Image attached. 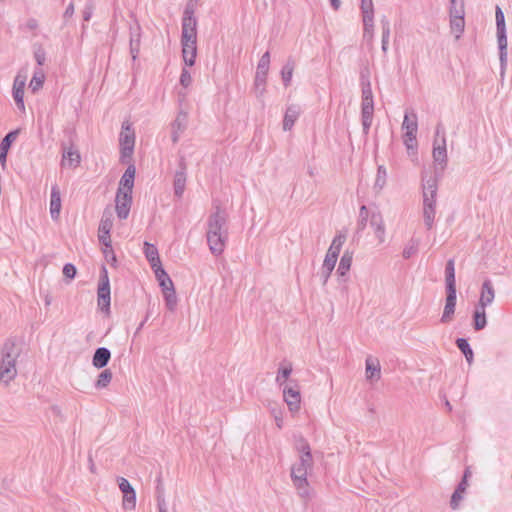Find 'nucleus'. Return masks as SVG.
Masks as SVG:
<instances>
[{"label":"nucleus","mask_w":512,"mask_h":512,"mask_svg":"<svg viewBox=\"0 0 512 512\" xmlns=\"http://www.w3.org/2000/svg\"><path fill=\"white\" fill-rule=\"evenodd\" d=\"M111 359V352L106 347H99L92 357V365L97 369L106 367Z\"/></svg>","instance_id":"nucleus-18"},{"label":"nucleus","mask_w":512,"mask_h":512,"mask_svg":"<svg viewBox=\"0 0 512 512\" xmlns=\"http://www.w3.org/2000/svg\"><path fill=\"white\" fill-rule=\"evenodd\" d=\"M162 489L160 488V485L157 486V493H158V496H157V501H158V508H159V512H167V509L165 507V501L164 499L162 498L161 494H162Z\"/></svg>","instance_id":"nucleus-61"},{"label":"nucleus","mask_w":512,"mask_h":512,"mask_svg":"<svg viewBox=\"0 0 512 512\" xmlns=\"http://www.w3.org/2000/svg\"><path fill=\"white\" fill-rule=\"evenodd\" d=\"M132 205V193L117 190L115 197V210L120 220L128 218Z\"/></svg>","instance_id":"nucleus-11"},{"label":"nucleus","mask_w":512,"mask_h":512,"mask_svg":"<svg viewBox=\"0 0 512 512\" xmlns=\"http://www.w3.org/2000/svg\"><path fill=\"white\" fill-rule=\"evenodd\" d=\"M292 372V366L289 364L285 367H280L278 369V373L276 376V382L279 384V386H282L289 378L290 374Z\"/></svg>","instance_id":"nucleus-43"},{"label":"nucleus","mask_w":512,"mask_h":512,"mask_svg":"<svg viewBox=\"0 0 512 512\" xmlns=\"http://www.w3.org/2000/svg\"><path fill=\"white\" fill-rule=\"evenodd\" d=\"M13 98L16 103V106L19 110L25 111V105H24V90H21L19 88L14 89L13 88Z\"/></svg>","instance_id":"nucleus-47"},{"label":"nucleus","mask_w":512,"mask_h":512,"mask_svg":"<svg viewBox=\"0 0 512 512\" xmlns=\"http://www.w3.org/2000/svg\"><path fill=\"white\" fill-rule=\"evenodd\" d=\"M112 377H113V374L110 369L103 370L99 374L98 379L95 382V387L97 389H102V388L107 387L110 384Z\"/></svg>","instance_id":"nucleus-38"},{"label":"nucleus","mask_w":512,"mask_h":512,"mask_svg":"<svg viewBox=\"0 0 512 512\" xmlns=\"http://www.w3.org/2000/svg\"><path fill=\"white\" fill-rule=\"evenodd\" d=\"M449 16L465 14L464 0H449Z\"/></svg>","instance_id":"nucleus-44"},{"label":"nucleus","mask_w":512,"mask_h":512,"mask_svg":"<svg viewBox=\"0 0 512 512\" xmlns=\"http://www.w3.org/2000/svg\"><path fill=\"white\" fill-rule=\"evenodd\" d=\"M119 141L121 146L120 161L124 164L129 163L131 161L135 145V133L131 128L130 123L124 122L122 124Z\"/></svg>","instance_id":"nucleus-6"},{"label":"nucleus","mask_w":512,"mask_h":512,"mask_svg":"<svg viewBox=\"0 0 512 512\" xmlns=\"http://www.w3.org/2000/svg\"><path fill=\"white\" fill-rule=\"evenodd\" d=\"M77 274V269L72 263H66L63 267V275L68 280H73Z\"/></svg>","instance_id":"nucleus-54"},{"label":"nucleus","mask_w":512,"mask_h":512,"mask_svg":"<svg viewBox=\"0 0 512 512\" xmlns=\"http://www.w3.org/2000/svg\"><path fill=\"white\" fill-rule=\"evenodd\" d=\"M352 259H353V252L346 250L340 259V262H339V265H338V268L336 271L337 275L340 278H343L347 275L348 271L351 268Z\"/></svg>","instance_id":"nucleus-26"},{"label":"nucleus","mask_w":512,"mask_h":512,"mask_svg":"<svg viewBox=\"0 0 512 512\" xmlns=\"http://www.w3.org/2000/svg\"><path fill=\"white\" fill-rule=\"evenodd\" d=\"M450 286H456L454 259H449L445 266V287Z\"/></svg>","instance_id":"nucleus-34"},{"label":"nucleus","mask_w":512,"mask_h":512,"mask_svg":"<svg viewBox=\"0 0 512 512\" xmlns=\"http://www.w3.org/2000/svg\"><path fill=\"white\" fill-rule=\"evenodd\" d=\"M35 60L38 65L42 66L45 62V52L43 49H38L34 53Z\"/></svg>","instance_id":"nucleus-63"},{"label":"nucleus","mask_w":512,"mask_h":512,"mask_svg":"<svg viewBox=\"0 0 512 512\" xmlns=\"http://www.w3.org/2000/svg\"><path fill=\"white\" fill-rule=\"evenodd\" d=\"M197 42V29L189 28L187 29V35L184 37V30L181 31V42Z\"/></svg>","instance_id":"nucleus-52"},{"label":"nucleus","mask_w":512,"mask_h":512,"mask_svg":"<svg viewBox=\"0 0 512 512\" xmlns=\"http://www.w3.org/2000/svg\"><path fill=\"white\" fill-rule=\"evenodd\" d=\"M119 489L123 494V508L134 509L136 505V492L130 482L124 478H118Z\"/></svg>","instance_id":"nucleus-12"},{"label":"nucleus","mask_w":512,"mask_h":512,"mask_svg":"<svg viewBox=\"0 0 512 512\" xmlns=\"http://www.w3.org/2000/svg\"><path fill=\"white\" fill-rule=\"evenodd\" d=\"M199 3L197 2H193V0H189L185 6V9H184V12H183V17H186V16H191V17H195L194 14H195V11L198 7Z\"/></svg>","instance_id":"nucleus-55"},{"label":"nucleus","mask_w":512,"mask_h":512,"mask_svg":"<svg viewBox=\"0 0 512 512\" xmlns=\"http://www.w3.org/2000/svg\"><path fill=\"white\" fill-rule=\"evenodd\" d=\"M165 304L168 310L174 311L177 306V295L175 289L163 293Z\"/></svg>","instance_id":"nucleus-42"},{"label":"nucleus","mask_w":512,"mask_h":512,"mask_svg":"<svg viewBox=\"0 0 512 512\" xmlns=\"http://www.w3.org/2000/svg\"><path fill=\"white\" fill-rule=\"evenodd\" d=\"M154 273H155V276H156L159 284H162L165 281H168L169 279H171L163 267H159L158 269H156V272H154Z\"/></svg>","instance_id":"nucleus-59"},{"label":"nucleus","mask_w":512,"mask_h":512,"mask_svg":"<svg viewBox=\"0 0 512 512\" xmlns=\"http://www.w3.org/2000/svg\"><path fill=\"white\" fill-rule=\"evenodd\" d=\"M363 18V30L364 37H369V40L373 38L374 29V8L372 0H361L360 6Z\"/></svg>","instance_id":"nucleus-10"},{"label":"nucleus","mask_w":512,"mask_h":512,"mask_svg":"<svg viewBox=\"0 0 512 512\" xmlns=\"http://www.w3.org/2000/svg\"><path fill=\"white\" fill-rule=\"evenodd\" d=\"M187 114L180 112L176 119L172 123V141L177 143L179 140V133L184 131L186 128Z\"/></svg>","instance_id":"nucleus-24"},{"label":"nucleus","mask_w":512,"mask_h":512,"mask_svg":"<svg viewBox=\"0 0 512 512\" xmlns=\"http://www.w3.org/2000/svg\"><path fill=\"white\" fill-rule=\"evenodd\" d=\"M197 42H181L182 56L187 66H193L197 55Z\"/></svg>","instance_id":"nucleus-20"},{"label":"nucleus","mask_w":512,"mask_h":512,"mask_svg":"<svg viewBox=\"0 0 512 512\" xmlns=\"http://www.w3.org/2000/svg\"><path fill=\"white\" fill-rule=\"evenodd\" d=\"M495 297V291L491 280L486 279L481 287V295L478 302V306L487 307L491 304Z\"/></svg>","instance_id":"nucleus-17"},{"label":"nucleus","mask_w":512,"mask_h":512,"mask_svg":"<svg viewBox=\"0 0 512 512\" xmlns=\"http://www.w3.org/2000/svg\"><path fill=\"white\" fill-rule=\"evenodd\" d=\"M294 70V62L288 61L281 70V76L285 87L290 85Z\"/></svg>","instance_id":"nucleus-41"},{"label":"nucleus","mask_w":512,"mask_h":512,"mask_svg":"<svg viewBox=\"0 0 512 512\" xmlns=\"http://www.w3.org/2000/svg\"><path fill=\"white\" fill-rule=\"evenodd\" d=\"M135 173V165L130 163L126 168L124 174L121 176L117 190H121V192L132 193L134 187Z\"/></svg>","instance_id":"nucleus-14"},{"label":"nucleus","mask_w":512,"mask_h":512,"mask_svg":"<svg viewBox=\"0 0 512 512\" xmlns=\"http://www.w3.org/2000/svg\"><path fill=\"white\" fill-rule=\"evenodd\" d=\"M300 115V107L298 105H290L287 107L284 119H283V130L289 131L294 126Z\"/></svg>","instance_id":"nucleus-19"},{"label":"nucleus","mask_w":512,"mask_h":512,"mask_svg":"<svg viewBox=\"0 0 512 512\" xmlns=\"http://www.w3.org/2000/svg\"><path fill=\"white\" fill-rule=\"evenodd\" d=\"M370 226L374 228V233L379 243H383L385 241V224L379 211L371 213Z\"/></svg>","instance_id":"nucleus-15"},{"label":"nucleus","mask_w":512,"mask_h":512,"mask_svg":"<svg viewBox=\"0 0 512 512\" xmlns=\"http://www.w3.org/2000/svg\"><path fill=\"white\" fill-rule=\"evenodd\" d=\"M373 99V92L369 81L362 85V99Z\"/></svg>","instance_id":"nucleus-60"},{"label":"nucleus","mask_w":512,"mask_h":512,"mask_svg":"<svg viewBox=\"0 0 512 512\" xmlns=\"http://www.w3.org/2000/svg\"><path fill=\"white\" fill-rule=\"evenodd\" d=\"M110 289H107L106 286H98L97 289V301L98 307L103 312H110Z\"/></svg>","instance_id":"nucleus-22"},{"label":"nucleus","mask_w":512,"mask_h":512,"mask_svg":"<svg viewBox=\"0 0 512 512\" xmlns=\"http://www.w3.org/2000/svg\"><path fill=\"white\" fill-rule=\"evenodd\" d=\"M141 27L138 23L130 27V46L140 47Z\"/></svg>","instance_id":"nucleus-45"},{"label":"nucleus","mask_w":512,"mask_h":512,"mask_svg":"<svg viewBox=\"0 0 512 512\" xmlns=\"http://www.w3.org/2000/svg\"><path fill=\"white\" fill-rule=\"evenodd\" d=\"M144 254L147 260L150 258H156V256L159 255L157 247L148 242H144Z\"/></svg>","instance_id":"nucleus-51"},{"label":"nucleus","mask_w":512,"mask_h":512,"mask_svg":"<svg viewBox=\"0 0 512 512\" xmlns=\"http://www.w3.org/2000/svg\"><path fill=\"white\" fill-rule=\"evenodd\" d=\"M173 186L174 195L181 198L186 186V173L184 171H176Z\"/></svg>","instance_id":"nucleus-29"},{"label":"nucleus","mask_w":512,"mask_h":512,"mask_svg":"<svg viewBox=\"0 0 512 512\" xmlns=\"http://www.w3.org/2000/svg\"><path fill=\"white\" fill-rule=\"evenodd\" d=\"M192 82V77L186 68H183L180 75V84L183 87H188Z\"/></svg>","instance_id":"nucleus-57"},{"label":"nucleus","mask_w":512,"mask_h":512,"mask_svg":"<svg viewBox=\"0 0 512 512\" xmlns=\"http://www.w3.org/2000/svg\"><path fill=\"white\" fill-rule=\"evenodd\" d=\"M106 286L107 289H110V282L108 277V271L106 267L103 265L100 272V279L98 286Z\"/></svg>","instance_id":"nucleus-56"},{"label":"nucleus","mask_w":512,"mask_h":512,"mask_svg":"<svg viewBox=\"0 0 512 512\" xmlns=\"http://www.w3.org/2000/svg\"><path fill=\"white\" fill-rule=\"evenodd\" d=\"M374 109L361 106V119H373Z\"/></svg>","instance_id":"nucleus-62"},{"label":"nucleus","mask_w":512,"mask_h":512,"mask_svg":"<svg viewBox=\"0 0 512 512\" xmlns=\"http://www.w3.org/2000/svg\"><path fill=\"white\" fill-rule=\"evenodd\" d=\"M20 130L15 129L8 132L5 137L1 140L0 149L9 151L13 142L17 139Z\"/></svg>","instance_id":"nucleus-39"},{"label":"nucleus","mask_w":512,"mask_h":512,"mask_svg":"<svg viewBox=\"0 0 512 512\" xmlns=\"http://www.w3.org/2000/svg\"><path fill=\"white\" fill-rule=\"evenodd\" d=\"M419 239L411 238L408 244L404 247L402 256L404 259H410L418 252Z\"/></svg>","instance_id":"nucleus-37"},{"label":"nucleus","mask_w":512,"mask_h":512,"mask_svg":"<svg viewBox=\"0 0 512 512\" xmlns=\"http://www.w3.org/2000/svg\"><path fill=\"white\" fill-rule=\"evenodd\" d=\"M381 369L378 360L366 359V378L369 381L380 379Z\"/></svg>","instance_id":"nucleus-28"},{"label":"nucleus","mask_w":512,"mask_h":512,"mask_svg":"<svg viewBox=\"0 0 512 512\" xmlns=\"http://www.w3.org/2000/svg\"><path fill=\"white\" fill-rule=\"evenodd\" d=\"M313 467V460L304 459L299 457L298 462L294 463L291 467V480L295 486L298 495L305 501L309 500L310 489L307 481L308 472Z\"/></svg>","instance_id":"nucleus-3"},{"label":"nucleus","mask_w":512,"mask_h":512,"mask_svg":"<svg viewBox=\"0 0 512 512\" xmlns=\"http://www.w3.org/2000/svg\"><path fill=\"white\" fill-rule=\"evenodd\" d=\"M61 210V194L59 187L57 185H53L51 188L50 195V213L53 219L58 218Z\"/></svg>","instance_id":"nucleus-21"},{"label":"nucleus","mask_w":512,"mask_h":512,"mask_svg":"<svg viewBox=\"0 0 512 512\" xmlns=\"http://www.w3.org/2000/svg\"><path fill=\"white\" fill-rule=\"evenodd\" d=\"M403 142L408 150V153H410V150L414 151L417 148V139L416 134H413V136H406V133L403 135Z\"/></svg>","instance_id":"nucleus-53"},{"label":"nucleus","mask_w":512,"mask_h":512,"mask_svg":"<svg viewBox=\"0 0 512 512\" xmlns=\"http://www.w3.org/2000/svg\"><path fill=\"white\" fill-rule=\"evenodd\" d=\"M270 65V53L266 51L260 58L254 79V90L258 98L262 97L266 91V79Z\"/></svg>","instance_id":"nucleus-8"},{"label":"nucleus","mask_w":512,"mask_h":512,"mask_svg":"<svg viewBox=\"0 0 512 512\" xmlns=\"http://www.w3.org/2000/svg\"><path fill=\"white\" fill-rule=\"evenodd\" d=\"M197 27V19L195 17L186 16L182 17V28L184 30V37L187 35V29L196 28Z\"/></svg>","instance_id":"nucleus-50"},{"label":"nucleus","mask_w":512,"mask_h":512,"mask_svg":"<svg viewBox=\"0 0 512 512\" xmlns=\"http://www.w3.org/2000/svg\"><path fill=\"white\" fill-rule=\"evenodd\" d=\"M21 354L16 337L7 338L1 347L0 381L8 386L17 376L16 362Z\"/></svg>","instance_id":"nucleus-2"},{"label":"nucleus","mask_w":512,"mask_h":512,"mask_svg":"<svg viewBox=\"0 0 512 512\" xmlns=\"http://www.w3.org/2000/svg\"><path fill=\"white\" fill-rule=\"evenodd\" d=\"M283 397L291 412H296L300 409L301 395L297 385L295 387L285 386L283 388Z\"/></svg>","instance_id":"nucleus-13"},{"label":"nucleus","mask_w":512,"mask_h":512,"mask_svg":"<svg viewBox=\"0 0 512 512\" xmlns=\"http://www.w3.org/2000/svg\"><path fill=\"white\" fill-rule=\"evenodd\" d=\"M432 156L435 163V175L432 178H437L438 181L447 166L446 137L444 135L440 141L434 139Z\"/></svg>","instance_id":"nucleus-7"},{"label":"nucleus","mask_w":512,"mask_h":512,"mask_svg":"<svg viewBox=\"0 0 512 512\" xmlns=\"http://www.w3.org/2000/svg\"><path fill=\"white\" fill-rule=\"evenodd\" d=\"M462 498L463 493L458 492L456 490L453 492L450 500V506L453 510H456L459 507V502L462 500Z\"/></svg>","instance_id":"nucleus-58"},{"label":"nucleus","mask_w":512,"mask_h":512,"mask_svg":"<svg viewBox=\"0 0 512 512\" xmlns=\"http://www.w3.org/2000/svg\"><path fill=\"white\" fill-rule=\"evenodd\" d=\"M455 344H456L457 348L464 355L466 361L469 364H472V362L474 360V353H473V350H472L468 340L465 338H457L455 341Z\"/></svg>","instance_id":"nucleus-30"},{"label":"nucleus","mask_w":512,"mask_h":512,"mask_svg":"<svg viewBox=\"0 0 512 512\" xmlns=\"http://www.w3.org/2000/svg\"><path fill=\"white\" fill-rule=\"evenodd\" d=\"M295 449L299 453V457H303L304 459L308 460H313L310 445L303 436H299L296 438Z\"/></svg>","instance_id":"nucleus-27"},{"label":"nucleus","mask_w":512,"mask_h":512,"mask_svg":"<svg viewBox=\"0 0 512 512\" xmlns=\"http://www.w3.org/2000/svg\"><path fill=\"white\" fill-rule=\"evenodd\" d=\"M464 15L465 14H457L450 16V26L453 31L458 33L457 38H459L460 34L464 31Z\"/></svg>","instance_id":"nucleus-36"},{"label":"nucleus","mask_w":512,"mask_h":512,"mask_svg":"<svg viewBox=\"0 0 512 512\" xmlns=\"http://www.w3.org/2000/svg\"><path fill=\"white\" fill-rule=\"evenodd\" d=\"M337 259L333 257L332 253H326L325 259L323 261V265L321 268V278H322V284L326 285L332 271L335 268Z\"/></svg>","instance_id":"nucleus-23"},{"label":"nucleus","mask_w":512,"mask_h":512,"mask_svg":"<svg viewBox=\"0 0 512 512\" xmlns=\"http://www.w3.org/2000/svg\"><path fill=\"white\" fill-rule=\"evenodd\" d=\"M206 239L213 255L223 253L228 241V214L218 202L213 203V212L207 219Z\"/></svg>","instance_id":"nucleus-1"},{"label":"nucleus","mask_w":512,"mask_h":512,"mask_svg":"<svg viewBox=\"0 0 512 512\" xmlns=\"http://www.w3.org/2000/svg\"><path fill=\"white\" fill-rule=\"evenodd\" d=\"M346 241V235L339 233L337 234L334 239L332 240V243L327 251V253H332L333 257L335 259H338L339 253L341 251L342 245Z\"/></svg>","instance_id":"nucleus-33"},{"label":"nucleus","mask_w":512,"mask_h":512,"mask_svg":"<svg viewBox=\"0 0 512 512\" xmlns=\"http://www.w3.org/2000/svg\"><path fill=\"white\" fill-rule=\"evenodd\" d=\"M423 218L428 230H430L435 218V205L438 190L437 178L423 179Z\"/></svg>","instance_id":"nucleus-4"},{"label":"nucleus","mask_w":512,"mask_h":512,"mask_svg":"<svg viewBox=\"0 0 512 512\" xmlns=\"http://www.w3.org/2000/svg\"><path fill=\"white\" fill-rule=\"evenodd\" d=\"M445 290H446V302L445 303L456 305V301H457L456 286L445 287Z\"/></svg>","instance_id":"nucleus-49"},{"label":"nucleus","mask_w":512,"mask_h":512,"mask_svg":"<svg viewBox=\"0 0 512 512\" xmlns=\"http://www.w3.org/2000/svg\"><path fill=\"white\" fill-rule=\"evenodd\" d=\"M387 172L384 166L380 165L377 169V175L374 183L376 192H380L386 184Z\"/></svg>","instance_id":"nucleus-40"},{"label":"nucleus","mask_w":512,"mask_h":512,"mask_svg":"<svg viewBox=\"0 0 512 512\" xmlns=\"http://www.w3.org/2000/svg\"><path fill=\"white\" fill-rule=\"evenodd\" d=\"M102 251L108 263L114 265L117 262L116 255L113 251L111 243H109V246H103Z\"/></svg>","instance_id":"nucleus-48"},{"label":"nucleus","mask_w":512,"mask_h":512,"mask_svg":"<svg viewBox=\"0 0 512 512\" xmlns=\"http://www.w3.org/2000/svg\"><path fill=\"white\" fill-rule=\"evenodd\" d=\"M496 16V34L499 48V60L501 66L500 75L503 77L507 65V35H506V25H505V16L502 9L499 6H496L495 11Z\"/></svg>","instance_id":"nucleus-5"},{"label":"nucleus","mask_w":512,"mask_h":512,"mask_svg":"<svg viewBox=\"0 0 512 512\" xmlns=\"http://www.w3.org/2000/svg\"><path fill=\"white\" fill-rule=\"evenodd\" d=\"M44 83V80H43V77L42 78H38L36 76H34L30 82V87L32 88L33 91L39 89L40 87H42Z\"/></svg>","instance_id":"nucleus-64"},{"label":"nucleus","mask_w":512,"mask_h":512,"mask_svg":"<svg viewBox=\"0 0 512 512\" xmlns=\"http://www.w3.org/2000/svg\"><path fill=\"white\" fill-rule=\"evenodd\" d=\"M381 28H382V41H381V49L384 54L388 51L389 37H390V22L386 16H382L381 20Z\"/></svg>","instance_id":"nucleus-31"},{"label":"nucleus","mask_w":512,"mask_h":512,"mask_svg":"<svg viewBox=\"0 0 512 512\" xmlns=\"http://www.w3.org/2000/svg\"><path fill=\"white\" fill-rule=\"evenodd\" d=\"M455 307H456V305L445 303L443 314H442V317L440 320L441 323L446 324V323H449L450 321H452L453 315L455 313Z\"/></svg>","instance_id":"nucleus-46"},{"label":"nucleus","mask_w":512,"mask_h":512,"mask_svg":"<svg viewBox=\"0 0 512 512\" xmlns=\"http://www.w3.org/2000/svg\"><path fill=\"white\" fill-rule=\"evenodd\" d=\"M402 128L406 130V136H413V134H417L418 130V123H417V115L415 113H412V120L410 119V116L406 113Z\"/></svg>","instance_id":"nucleus-32"},{"label":"nucleus","mask_w":512,"mask_h":512,"mask_svg":"<svg viewBox=\"0 0 512 512\" xmlns=\"http://www.w3.org/2000/svg\"><path fill=\"white\" fill-rule=\"evenodd\" d=\"M112 226V220L109 217L105 218L103 215L98 228V239L103 246H109V243H111L110 231Z\"/></svg>","instance_id":"nucleus-16"},{"label":"nucleus","mask_w":512,"mask_h":512,"mask_svg":"<svg viewBox=\"0 0 512 512\" xmlns=\"http://www.w3.org/2000/svg\"><path fill=\"white\" fill-rule=\"evenodd\" d=\"M370 216H371V214L369 213L367 206L362 205L359 209V217H358L357 228H356L357 234H360L361 232L364 231L368 220H370Z\"/></svg>","instance_id":"nucleus-35"},{"label":"nucleus","mask_w":512,"mask_h":512,"mask_svg":"<svg viewBox=\"0 0 512 512\" xmlns=\"http://www.w3.org/2000/svg\"><path fill=\"white\" fill-rule=\"evenodd\" d=\"M472 318V325L475 331L484 329L487 325L485 307L476 305Z\"/></svg>","instance_id":"nucleus-25"},{"label":"nucleus","mask_w":512,"mask_h":512,"mask_svg":"<svg viewBox=\"0 0 512 512\" xmlns=\"http://www.w3.org/2000/svg\"><path fill=\"white\" fill-rule=\"evenodd\" d=\"M62 159L60 165L62 168H77L81 163V155L73 141L61 142Z\"/></svg>","instance_id":"nucleus-9"}]
</instances>
